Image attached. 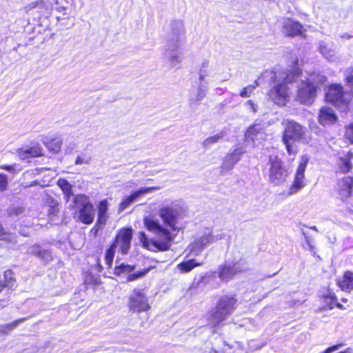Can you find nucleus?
Segmentation results:
<instances>
[{
    "label": "nucleus",
    "mask_w": 353,
    "mask_h": 353,
    "mask_svg": "<svg viewBox=\"0 0 353 353\" xmlns=\"http://www.w3.org/2000/svg\"><path fill=\"white\" fill-rule=\"evenodd\" d=\"M43 206L46 208L47 216L50 219H53L59 216L60 212V203L55 199L52 196H48L43 203Z\"/></svg>",
    "instance_id": "nucleus-22"
},
{
    "label": "nucleus",
    "mask_w": 353,
    "mask_h": 353,
    "mask_svg": "<svg viewBox=\"0 0 353 353\" xmlns=\"http://www.w3.org/2000/svg\"><path fill=\"white\" fill-rule=\"evenodd\" d=\"M156 188H142L133 192L129 196L125 197L119 205V211L122 212L126 209L132 202H134L140 195L148 193Z\"/></svg>",
    "instance_id": "nucleus-20"
},
{
    "label": "nucleus",
    "mask_w": 353,
    "mask_h": 353,
    "mask_svg": "<svg viewBox=\"0 0 353 353\" xmlns=\"http://www.w3.org/2000/svg\"><path fill=\"white\" fill-rule=\"evenodd\" d=\"M320 299L324 303L326 309L332 310L336 307L341 310H345V307L338 302L336 294L331 289H327L326 292L323 293L320 296Z\"/></svg>",
    "instance_id": "nucleus-17"
},
{
    "label": "nucleus",
    "mask_w": 353,
    "mask_h": 353,
    "mask_svg": "<svg viewBox=\"0 0 353 353\" xmlns=\"http://www.w3.org/2000/svg\"><path fill=\"white\" fill-rule=\"evenodd\" d=\"M267 95L275 104L285 106L290 99V88L284 82H280L271 88Z\"/></svg>",
    "instance_id": "nucleus-12"
},
{
    "label": "nucleus",
    "mask_w": 353,
    "mask_h": 353,
    "mask_svg": "<svg viewBox=\"0 0 353 353\" xmlns=\"http://www.w3.org/2000/svg\"><path fill=\"white\" fill-rule=\"evenodd\" d=\"M43 143L52 154H58L61 151L62 140L57 137L46 138L43 140Z\"/></svg>",
    "instance_id": "nucleus-24"
},
{
    "label": "nucleus",
    "mask_w": 353,
    "mask_h": 353,
    "mask_svg": "<svg viewBox=\"0 0 353 353\" xmlns=\"http://www.w3.org/2000/svg\"><path fill=\"white\" fill-rule=\"evenodd\" d=\"M155 267L150 265L145 268L142 270L129 274L126 278V281L128 282L134 281L145 276L149 272L153 270Z\"/></svg>",
    "instance_id": "nucleus-30"
},
{
    "label": "nucleus",
    "mask_w": 353,
    "mask_h": 353,
    "mask_svg": "<svg viewBox=\"0 0 353 353\" xmlns=\"http://www.w3.org/2000/svg\"><path fill=\"white\" fill-rule=\"evenodd\" d=\"M343 138L345 143L353 145V121L344 125Z\"/></svg>",
    "instance_id": "nucleus-31"
},
{
    "label": "nucleus",
    "mask_w": 353,
    "mask_h": 353,
    "mask_svg": "<svg viewBox=\"0 0 353 353\" xmlns=\"http://www.w3.org/2000/svg\"><path fill=\"white\" fill-rule=\"evenodd\" d=\"M159 216L163 223L169 226L173 231L177 229V213L176 211L171 207L165 206L159 210Z\"/></svg>",
    "instance_id": "nucleus-16"
},
{
    "label": "nucleus",
    "mask_w": 353,
    "mask_h": 353,
    "mask_svg": "<svg viewBox=\"0 0 353 353\" xmlns=\"http://www.w3.org/2000/svg\"><path fill=\"white\" fill-rule=\"evenodd\" d=\"M336 284L344 292H353V271L350 270L344 271L341 276L336 279Z\"/></svg>",
    "instance_id": "nucleus-18"
},
{
    "label": "nucleus",
    "mask_w": 353,
    "mask_h": 353,
    "mask_svg": "<svg viewBox=\"0 0 353 353\" xmlns=\"http://www.w3.org/2000/svg\"><path fill=\"white\" fill-rule=\"evenodd\" d=\"M32 254L43 259L50 257V252L47 250L42 249L39 245H35L32 248Z\"/></svg>",
    "instance_id": "nucleus-37"
},
{
    "label": "nucleus",
    "mask_w": 353,
    "mask_h": 353,
    "mask_svg": "<svg viewBox=\"0 0 353 353\" xmlns=\"http://www.w3.org/2000/svg\"><path fill=\"white\" fill-rule=\"evenodd\" d=\"M237 299L235 295H223L216 303L211 312L210 320L214 327L221 325L226 317L232 314L236 307Z\"/></svg>",
    "instance_id": "nucleus-3"
},
{
    "label": "nucleus",
    "mask_w": 353,
    "mask_h": 353,
    "mask_svg": "<svg viewBox=\"0 0 353 353\" xmlns=\"http://www.w3.org/2000/svg\"><path fill=\"white\" fill-rule=\"evenodd\" d=\"M339 117L334 110L327 105L322 106L318 114V121L323 125H331L337 122Z\"/></svg>",
    "instance_id": "nucleus-14"
},
{
    "label": "nucleus",
    "mask_w": 353,
    "mask_h": 353,
    "mask_svg": "<svg viewBox=\"0 0 353 353\" xmlns=\"http://www.w3.org/2000/svg\"><path fill=\"white\" fill-rule=\"evenodd\" d=\"M74 208L77 209L78 220L85 225H90L94 219V208L88 196L79 194L73 198Z\"/></svg>",
    "instance_id": "nucleus-7"
},
{
    "label": "nucleus",
    "mask_w": 353,
    "mask_h": 353,
    "mask_svg": "<svg viewBox=\"0 0 353 353\" xmlns=\"http://www.w3.org/2000/svg\"><path fill=\"white\" fill-rule=\"evenodd\" d=\"M8 176L4 174L0 173V191L3 192L8 189Z\"/></svg>",
    "instance_id": "nucleus-41"
},
{
    "label": "nucleus",
    "mask_w": 353,
    "mask_h": 353,
    "mask_svg": "<svg viewBox=\"0 0 353 353\" xmlns=\"http://www.w3.org/2000/svg\"><path fill=\"white\" fill-rule=\"evenodd\" d=\"M344 345H345V344L343 343H337V344H335V345L328 347L323 352H322L321 353H332L333 352H335V351L339 350Z\"/></svg>",
    "instance_id": "nucleus-42"
},
{
    "label": "nucleus",
    "mask_w": 353,
    "mask_h": 353,
    "mask_svg": "<svg viewBox=\"0 0 353 353\" xmlns=\"http://www.w3.org/2000/svg\"><path fill=\"white\" fill-rule=\"evenodd\" d=\"M303 26L299 22L288 19L283 26V32L287 37H294L301 35Z\"/></svg>",
    "instance_id": "nucleus-19"
},
{
    "label": "nucleus",
    "mask_w": 353,
    "mask_h": 353,
    "mask_svg": "<svg viewBox=\"0 0 353 353\" xmlns=\"http://www.w3.org/2000/svg\"><path fill=\"white\" fill-rule=\"evenodd\" d=\"M83 163V159L81 157H77L75 159V164L76 165H81Z\"/></svg>",
    "instance_id": "nucleus-47"
},
{
    "label": "nucleus",
    "mask_w": 353,
    "mask_h": 353,
    "mask_svg": "<svg viewBox=\"0 0 353 353\" xmlns=\"http://www.w3.org/2000/svg\"><path fill=\"white\" fill-rule=\"evenodd\" d=\"M319 87L310 81H303L299 87L296 100L303 104H311L317 95Z\"/></svg>",
    "instance_id": "nucleus-11"
},
{
    "label": "nucleus",
    "mask_w": 353,
    "mask_h": 353,
    "mask_svg": "<svg viewBox=\"0 0 353 353\" xmlns=\"http://www.w3.org/2000/svg\"><path fill=\"white\" fill-rule=\"evenodd\" d=\"M87 281L88 283H91L94 285H99L101 283V278L99 276H94L92 274L88 276Z\"/></svg>",
    "instance_id": "nucleus-43"
},
{
    "label": "nucleus",
    "mask_w": 353,
    "mask_h": 353,
    "mask_svg": "<svg viewBox=\"0 0 353 353\" xmlns=\"http://www.w3.org/2000/svg\"><path fill=\"white\" fill-rule=\"evenodd\" d=\"M225 134V132L222 131L216 134L208 137L203 141V145L204 147H208L212 144L217 143L219 141L223 139Z\"/></svg>",
    "instance_id": "nucleus-36"
},
{
    "label": "nucleus",
    "mask_w": 353,
    "mask_h": 353,
    "mask_svg": "<svg viewBox=\"0 0 353 353\" xmlns=\"http://www.w3.org/2000/svg\"><path fill=\"white\" fill-rule=\"evenodd\" d=\"M341 301L343 302V303H347L348 301V300L346 298H342L341 299Z\"/></svg>",
    "instance_id": "nucleus-50"
},
{
    "label": "nucleus",
    "mask_w": 353,
    "mask_h": 353,
    "mask_svg": "<svg viewBox=\"0 0 353 353\" xmlns=\"http://www.w3.org/2000/svg\"><path fill=\"white\" fill-rule=\"evenodd\" d=\"M0 169L8 171L10 172H15V165H1Z\"/></svg>",
    "instance_id": "nucleus-45"
},
{
    "label": "nucleus",
    "mask_w": 353,
    "mask_h": 353,
    "mask_svg": "<svg viewBox=\"0 0 353 353\" xmlns=\"http://www.w3.org/2000/svg\"><path fill=\"white\" fill-rule=\"evenodd\" d=\"M244 151L241 148H236L227 155L225 161L234 165L241 159V157Z\"/></svg>",
    "instance_id": "nucleus-34"
},
{
    "label": "nucleus",
    "mask_w": 353,
    "mask_h": 353,
    "mask_svg": "<svg viewBox=\"0 0 353 353\" xmlns=\"http://www.w3.org/2000/svg\"><path fill=\"white\" fill-rule=\"evenodd\" d=\"M57 185L62 190L66 202H68L73 194L72 185L65 179H59Z\"/></svg>",
    "instance_id": "nucleus-28"
},
{
    "label": "nucleus",
    "mask_w": 353,
    "mask_h": 353,
    "mask_svg": "<svg viewBox=\"0 0 353 353\" xmlns=\"http://www.w3.org/2000/svg\"><path fill=\"white\" fill-rule=\"evenodd\" d=\"M268 181L274 185H279L288 179L290 171L283 161L277 155L270 156L268 159Z\"/></svg>",
    "instance_id": "nucleus-6"
},
{
    "label": "nucleus",
    "mask_w": 353,
    "mask_h": 353,
    "mask_svg": "<svg viewBox=\"0 0 353 353\" xmlns=\"http://www.w3.org/2000/svg\"><path fill=\"white\" fill-rule=\"evenodd\" d=\"M16 153L20 159L24 160L43 157V149L39 143H36L29 147L19 148Z\"/></svg>",
    "instance_id": "nucleus-15"
},
{
    "label": "nucleus",
    "mask_w": 353,
    "mask_h": 353,
    "mask_svg": "<svg viewBox=\"0 0 353 353\" xmlns=\"http://www.w3.org/2000/svg\"><path fill=\"white\" fill-rule=\"evenodd\" d=\"M143 223L146 229L154 233L159 239L151 240L150 243L157 251H167L170 249V243L172 241V236L170 232L161 225L157 221L145 217Z\"/></svg>",
    "instance_id": "nucleus-5"
},
{
    "label": "nucleus",
    "mask_w": 353,
    "mask_h": 353,
    "mask_svg": "<svg viewBox=\"0 0 353 353\" xmlns=\"http://www.w3.org/2000/svg\"><path fill=\"white\" fill-rule=\"evenodd\" d=\"M108 202L107 199L100 201L97 205V219L98 221L107 223L109 216L108 212Z\"/></svg>",
    "instance_id": "nucleus-26"
},
{
    "label": "nucleus",
    "mask_w": 353,
    "mask_h": 353,
    "mask_svg": "<svg viewBox=\"0 0 353 353\" xmlns=\"http://www.w3.org/2000/svg\"><path fill=\"white\" fill-rule=\"evenodd\" d=\"M260 129L257 128L256 124H252L248 128L245 133L246 139L254 141L256 136L259 134Z\"/></svg>",
    "instance_id": "nucleus-38"
},
{
    "label": "nucleus",
    "mask_w": 353,
    "mask_h": 353,
    "mask_svg": "<svg viewBox=\"0 0 353 353\" xmlns=\"http://www.w3.org/2000/svg\"><path fill=\"white\" fill-rule=\"evenodd\" d=\"M201 262H198L195 259H191L178 263L177 269L180 271L181 273H188L191 272L195 268L201 266Z\"/></svg>",
    "instance_id": "nucleus-25"
},
{
    "label": "nucleus",
    "mask_w": 353,
    "mask_h": 353,
    "mask_svg": "<svg viewBox=\"0 0 353 353\" xmlns=\"http://www.w3.org/2000/svg\"><path fill=\"white\" fill-rule=\"evenodd\" d=\"M352 97L341 83H334L327 86L324 99L339 112L346 114L350 111Z\"/></svg>",
    "instance_id": "nucleus-2"
},
{
    "label": "nucleus",
    "mask_w": 353,
    "mask_h": 353,
    "mask_svg": "<svg viewBox=\"0 0 353 353\" xmlns=\"http://www.w3.org/2000/svg\"><path fill=\"white\" fill-rule=\"evenodd\" d=\"M334 191L338 198L347 202L353 195V176L345 175L336 180Z\"/></svg>",
    "instance_id": "nucleus-13"
},
{
    "label": "nucleus",
    "mask_w": 353,
    "mask_h": 353,
    "mask_svg": "<svg viewBox=\"0 0 353 353\" xmlns=\"http://www.w3.org/2000/svg\"><path fill=\"white\" fill-rule=\"evenodd\" d=\"M285 74L283 81L286 85L295 82L302 74V70L299 67L298 59H295L292 63V68L283 72Z\"/></svg>",
    "instance_id": "nucleus-21"
},
{
    "label": "nucleus",
    "mask_w": 353,
    "mask_h": 353,
    "mask_svg": "<svg viewBox=\"0 0 353 353\" xmlns=\"http://www.w3.org/2000/svg\"><path fill=\"white\" fill-rule=\"evenodd\" d=\"M25 320L24 318L16 319L11 323H6L0 326V334H8L10 333L14 328H15L19 323Z\"/></svg>",
    "instance_id": "nucleus-33"
},
{
    "label": "nucleus",
    "mask_w": 353,
    "mask_h": 353,
    "mask_svg": "<svg viewBox=\"0 0 353 353\" xmlns=\"http://www.w3.org/2000/svg\"><path fill=\"white\" fill-rule=\"evenodd\" d=\"M257 85H258V83L255 81V84L249 85L243 88L241 90L239 95L243 98L249 97L252 94L253 90L256 88Z\"/></svg>",
    "instance_id": "nucleus-39"
},
{
    "label": "nucleus",
    "mask_w": 353,
    "mask_h": 353,
    "mask_svg": "<svg viewBox=\"0 0 353 353\" xmlns=\"http://www.w3.org/2000/svg\"><path fill=\"white\" fill-rule=\"evenodd\" d=\"M3 228L1 225V224L0 223V234L3 233Z\"/></svg>",
    "instance_id": "nucleus-52"
},
{
    "label": "nucleus",
    "mask_w": 353,
    "mask_h": 353,
    "mask_svg": "<svg viewBox=\"0 0 353 353\" xmlns=\"http://www.w3.org/2000/svg\"><path fill=\"white\" fill-rule=\"evenodd\" d=\"M352 159L353 152L351 150L347 152L344 157L339 158L340 163L339 165V169L341 173L346 174L350 172L352 170Z\"/></svg>",
    "instance_id": "nucleus-23"
},
{
    "label": "nucleus",
    "mask_w": 353,
    "mask_h": 353,
    "mask_svg": "<svg viewBox=\"0 0 353 353\" xmlns=\"http://www.w3.org/2000/svg\"><path fill=\"white\" fill-rule=\"evenodd\" d=\"M344 81L350 88V95L353 96V67L349 68L345 72Z\"/></svg>",
    "instance_id": "nucleus-35"
},
{
    "label": "nucleus",
    "mask_w": 353,
    "mask_h": 353,
    "mask_svg": "<svg viewBox=\"0 0 353 353\" xmlns=\"http://www.w3.org/2000/svg\"><path fill=\"white\" fill-rule=\"evenodd\" d=\"M3 281H1V284L3 288H12L16 286L17 281L14 276V273L12 270H7L3 273Z\"/></svg>",
    "instance_id": "nucleus-29"
},
{
    "label": "nucleus",
    "mask_w": 353,
    "mask_h": 353,
    "mask_svg": "<svg viewBox=\"0 0 353 353\" xmlns=\"http://www.w3.org/2000/svg\"><path fill=\"white\" fill-rule=\"evenodd\" d=\"M55 9L59 10V11L65 10V8H63V7H61V8L56 7Z\"/></svg>",
    "instance_id": "nucleus-49"
},
{
    "label": "nucleus",
    "mask_w": 353,
    "mask_h": 353,
    "mask_svg": "<svg viewBox=\"0 0 353 353\" xmlns=\"http://www.w3.org/2000/svg\"><path fill=\"white\" fill-rule=\"evenodd\" d=\"M54 4H57V0H37L26 5L25 10L26 12L35 10L39 20L47 19L52 15Z\"/></svg>",
    "instance_id": "nucleus-10"
},
{
    "label": "nucleus",
    "mask_w": 353,
    "mask_h": 353,
    "mask_svg": "<svg viewBox=\"0 0 353 353\" xmlns=\"http://www.w3.org/2000/svg\"><path fill=\"white\" fill-rule=\"evenodd\" d=\"M133 230L130 227L119 228L105 252V262L108 268L112 265L116 250L121 255H126L131 248Z\"/></svg>",
    "instance_id": "nucleus-1"
},
{
    "label": "nucleus",
    "mask_w": 353,
    "mask_h": 353,
    "mask_svg": "<svg viewBox=\"0 0 353 353\" xmlns=\"http://www.w3.org/2000/svg\"><path fill=\"white\" fill-rule=\"evenodd\" d=\"M136 268L135 265H129L125 263H121L114 267V272L116 275H120L124 273H132Z\"/></svg>",
    "instance_id": "nucleus-32"
},
{
    "label": "nucleus",
    "mask_w": 353,
    "mask_h": 353,
    "mask_svg": "<svg viewBox=\"0 0 353 353\" xmlns=\"http://www.w3.org/2000/svg\"><path fill=\"white\" fill-rule=\"evenodd\" d=\"M127 307L132 313L148 312L151 309L148 297L143 289L134 288L129 295Z\"/></svg>",
    "instance_id": "nucleus-8"
},
{
    "label": "nucleus",
    "mask_w": 353,
    "mask_h": 353,
    "mask_svg": "<svg viewBox=\"0 0 353 353\" xmlns=\"http://www.w3.org/2000/svg\"><path fill=\"white\" fill-rule=\"evenodd\" d=\"M236 272L233 266L224 264L219 268L218 276L223 281H228L231 279Z\"/></svg>",
    "instance_id": "nucleus-27"
},
{
    "label": "nucleus",
    "mask_w": 353,
    "mask_h": 353,
    "mask_svg": "<svg viewBox=\"0 0 353 353\" xmlns=\"http://www.w3.org/2000/svg\"><path fill=\"white\" fill-rule=\"evenodd\" d=\"M107 223L97 220L94 225L91 228L90 232L93 236H97L99 232L102 230Z\"/></svg>",
    "instance_id": "nucleus-40"
},
{
    "label": "nucleus",
    "mask_w": 353,
    "mask_h": 353,
    "mask_svg": "<svg viewBox=\"0 0 353 353\" xmlns=\"http://www.w3.org/2000/svg\"><path fill=\"white\" fill-rule=\"evenodd\" d=\"M4 290L3 284H1V281H0V293Z\"/></svg>",
    "instance_id": "nucleus-48"
},
{
    "label": "nucleus",
    "mask_w": 353,
    "mask_h": 353,
    "mask_svg": "<svg viewBox=\"0 0 353 353\" xmlns=\"http://www.w3.org/2000/svg\"><path fill=\"white\" fill-rule=\"evenodd\" d=\"M281 124L283 126L281 141L285 146L288 154L295 155L297 151L293 149L290 142L298 141L303 139L305 128L292 119L283 120Z\"/></svg>",
    "instance_id": "nucleus-4"
},
{
    "label": "nucleus",
    "mask_w": 353,
    "mask_h": 353,
    "mask_svg": "<svg viewBox=\"0 0 353 353\" xmlns=\"http://www.w3.org/2000/svg\"><path fill=\"white\" fill-rule=\"evenodd\" d=\"M139 238L142 245L147 248L148 245V239L144 232H140L139 233Z\"/></svg>",
    "instance_id": "nucleus-44"
},
{
    "label": "nucleus",
    "mask_w": 353,
    "mask_h": 353,
    "mask_svg": "<svg viewBox=\"0 0 353 353\" xmlns=\"http://www.w3.org/2000/svg\"><path fill=\"white\" fill-rule=\"evenodd\" d=\"M310 161L307 155L301 156V160L294 175L292 184L288 188V194H293L301 190L306 185L305 172Z\"/></svg>",
    "instance_id": "nucleus-9"
},
{
    "label": "nucleus",
    "mask_w": 353,
    "mask_h": 353,
    "mask_svg": "<svg viewBox=\"0 0 353 353\" xmlns=\"http://www.w3.org/2000/svg\"><path fill=\"white\" fill-rule=\"evenodd\" d=\"M247 103H249V104H250L252 106V105H254V103H253V101H252V100H249V101H248V102H247Z\"/></svg>",
    "instance_id": "nucleus-51"
},
{
    "label": "nucleus",
    "mask_w": 353,
    "mask_h": 353,
    "mask_svg": "<svg viewBox=\"0 0 353 353\" xmlns=\"http://www.w3.org/2000/svg\"><path fill=\"white\" fill-rule=\"evenodd\" d=\"M96 266H97V270H98L99 272H101V271H102V270H103V266H102V265H101V263H100V260H99V259H97V264H96Z\"/></svg>",
    "instance_id": "nucleus-46"
}]
</instances>
